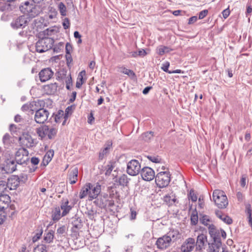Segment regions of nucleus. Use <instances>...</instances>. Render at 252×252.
Instances as JSON below:
<instances>
[{
    "label": "nucleus",
    "mask_w": 252,
    "mask_h": 252,
    "mask_svg": "<svg viewBox=\"0 0 252 252\" xmlns=\"http://www.w3.org/2000/svg\"><path fill=\"white\" fill-rule=\"evenodd\" d=\"M7 188V182L4 180H0V194L4 193Z\"/></svg>",
    "instance_id": "nucleus-42"
},
{
    "label": "nucleus",
    "mask_w": 252,
    "mask_h": 252,
    "mask_svg": "<svg viewBox=\"0 0 252 252\" xmlns=\"http://www.w3.org/2000/svg\"><path fill=\"white\" fill-rule=\"evenodd\" d=\"M189 197L192 202H195L197 199V197L192 189L190 190Z\"/></svg>",
    "instance_id": "nucleus-52"
},
{
    "label": "nucleus",
    "mask_w": 252,
    "mask_h": 252,
    "mask_svg": "<svg viewBox=\"0 0 252 252\" xmlns=\"http://www.w3.org/2000/svg\"><path fill=\"white\" fill-rule=\"evenodd\" d=\"M191 224L192 225H196L198 221V217L197 212L196 211L192 213L190 217Z\"/></svg>",
    "instance_id": "nucleus-45"
},
{
    "label": "nucleus",
    "mask_w": 252,
    "mask_h": 252,
    "mask_svg": "<svg viewBox=\"0 0 252 252\" xmlns=\"http://www.w3.org/2000/svg\"><path fill=\"white\" fill-rule=\"evenodd\" d=\"M164 202L169 206L172 205L176 201L175 196L173 195H166L163 198Z\"/></svg>",
    "instance_id": "nucleus-32"
},
{
    "label": "nucleus",
    "mask_w": 252,
    "mask_h": 252,
    "mask_svg": "<svg viewBox=\"0 0 252 252\" xmlns=\"http://www.w3.org/2000/svg\"><path fill=\"white\" fill-rule=\"evenodd\" d=\"M36 102L33 101L29 103L30 110V111H35L36 112V110H37L38 108H37Z\"/></svg>",
    "instance_id": "nucleus-51"
},
{
    "label": "nucleus",
    "mask_w": 252,
    "mask_h": 252,
    "mask_svg": "<svg viewBox=\"0 0 252 252\" xmlns=\"http://www.w3.org/2000/svg\"><path fill=\"white\" fill-rule=\"evenodd\" d=\"M22 7H24L25 9V12L27 13L32 17H35L39 13V10H37L36 7L34 5L30 4L29 1L25 2L24 5H23Z\"/></svg>",
    "instance_id": "nucleus-17"
},
{
    "label": "nucleus",
    "mask_w": 252,
    "mask_h": 252,
    "mask_svg": "<svg viewBox=\"0 0 252 252\" xmlns=\"http://www.w3.org/2000/svg\"><path fill=\"white\" fill-rule=\"evenodd\" d=\"M65 232V227L62 226L59 227L57 230V233L60 235H63Z\"/></svg>",
    "instance_id": "nucleus-60"
},
{
    "label": "nucleus",
    "mask_w": 252,
    "mask_h": 252,
    "mask_svg": "<svg viewBox=\"0 0 252 252\" xmlns=\"http://www.w3.org/2000/svg\"><path fill=\"white\" fill-rule=\"evenodd\" d=\"M171 243L172 242L170 241V239L168 238V236L164 235L158 239L156 245L158 249L163 250L169 248Z\"/></svg>",
    "instance_id": "nucleus-9"
},
{
    "label": "nucleus",
    "mask_w": 252,
    "mask_h": 252,
    "mask_svg": "<svg viewBox=\"0 0 252 252\" xmlns=\"http://www.w3.org/2000/svg\"><path fill=\"white\" fill-rule=\"evenodd\" d=\"M109 199V197L107 194L104 195L102 197L100 198V202L99 203V206L102 208H105L107 207V201Z\"/></svg>",
    "instance_id": "nucleus-41"
},
{
    "label": "nucleus",
    "mask_w": 252,
    "mask_h": 252,
    "mask_svg": "<svg viewBox=\"0 0 252 252\" xmlns=\"http://www.w3.org/2000/svg\"><path fill=\"white\" fill-rule=\"evenodd\" d=\"M172 243L180 238L181 234L177 229H170L166 234Z\"/></svg>",
    "instance_id": "nucleus-23"
},
{
    "label": "nucleus",
    "mask_w": 252,
    "mask_h": 252,
    "mask_svg": "<svg viewBox=\"0 0 252 252\" xmlns=\"http://www.w3.org/2000/svg\"><path fill=\"white\" fill-rule=\"evenodd\" d=\"M8 188L10 190L15 189L19 185V176L12 175L7 179Z\"/></svg>",
    "instance_id": "nucleus-19"
},
{
    "label": "nucleus",
    "mask_w": 252,
    "mask_h": 252,
    "mask_svg": "<svg viewBox=\"0 0 252 252\" xmlns=\"http://www.w3.org/2000/svg\"><path fill=\"white\" fill-rule=\"evenodd\" d=\"M43 233V230L41 228H39L37 229V232L35 233V235L32 238L33 242H36L38 240H39Z\"/></svg>",
    "instance_id": "nucleus-50"
},
{
    "label": "nucleus",
    "mask_w": 252,
    "mask_h": 252,
    "mask_svg": "<svg viewBox=\"0 0 252 252\" xmlns=\"http://www.w3.org/2000/svg\"><path fill=\"white\" fill-rule=\"evenodd\" d=\"M58 6L61 14L62 16H65L66 15V8L65 5L63 2H60Z\"/></svg>",
    "instance_id": "nucleus-48"
},
{
    "label": "nucleus",
    "mask_w": 252,
    "mask_h": 252,
    "mask_svg": "<svg viewBox=\"0 0 252 252\" xmlns=\"http://www.w3.org/2000/svg\"><path fill=\"white\" fill-rule=\"evenodd\" d=\"M172 50L173 49L170 48L169 47L164 45H160L157 47V48H156V53L158 55L162 56L164 54L169 53V52Z\"/></svg>",
    "instance_id": "nucleus-27"
},
{
    "label": "nucleus",
    "mask_w": 252,
    "mask_h": 252,
    "mask_svg": "<svg viewBox=\"0 0 252 252\" xmlns=\"http://www.w3.org/2000/svg\"><path fill=\"white\" fill-rule=\"evenodd\" d=\"M115 167V162L110 161L105 167L106 174H110Z\"/></svg>",
    "instance_id": "nucleus-43"
},
{
    "label": "nucleus",
    "mask_w": 252,
    "mask_h": 252,
    "mask_svg": "<svg viewBox=\"0 0 252 252\" xmlns=\"http://www.w3.org/2000/svg\"><path fill=\"white\" fill-rule=\"evenodd\" d=\"M16 164L14 160L7 161L6 164L4 167L0 166L1 173L2 175L12 173L16 169Z\"/></svg>",
    "instance_id": "nucleus-11"
},
{
    "label": "nucleus",
    "mask_w": 252,
    "mask_h": 252,
    "mask_svg": "<svg viewBox=\"0 0 252 252\" xmlns=\"http://www.w3.org/2000/svg\"><path fill=\"white\" fill-rule=\"evenodd\" d=\"M10 202V196L6 194H0V210H2L8 206Z\"/></svg>",
    "instance_id": "nucleus-21"
},
{
    "label": "nucleus",
    "mask_w": 252,
    "mask_h": 252,
    "mask_svg": "<svg viewBox=\"0 0 252 252\" xmlns=\"http://www.w3.org/2000/svg\"><path fill=\"white\" fill-rule=\"evenodd\" d=\"M29 152L25 148L19 149L15 154V160L18 164H26L29 161Z\"/></svg>",
    "instance_id": "nucleus-6"
},
{
    "label": "nucleus",
    "mask_w": 252,
    "mask_h": 252,
    "mask_svg": "<svg viewBox=\"0 0 252 252\" xmlns=\"http://www.w3.org/2000/svg\"><path fill=\"white\" fill-rule=\"evenodd\" d=\"M31 163L33 165L32 167H30L29 172L32 173L34 172L37 168V165L39 162V159L36 157H32L31 160Z\"/></svg>",
    "instance_id": "nucleus-35"
},
{
    "label": "nucleus",
    "mask_w": 252,
    "mask_h": 252,
    "mask_svg": "<svg viewBox=\"0 0 252 252\" xmlns=\"http://www.w3.org/2000/svg\"><path fill=\"white\" fill-rule=\"evenodd\" d=\"M28 19L25 15H21L13 19L10 26L14 30L23 29L28 25Z\"/></svg>",
    "instance_id": "nucleus-7"
},
{
    "label": "nucleus",
    "mask_w": 252,
    "mask_h": 252,
    "mask_svg": "<svg viewBox=\"0 0 252 252\" xmlns=\"http://www.w3.org/2000/svg\"><path fill=\"white\" fill-rule=\"evenodd\" d=\"M54 237V231L52 230H50L48 232L45 233L44 241L46 243H50L53 241Z\"/></svg>",
    "instance_id": "nucleus-33"
},
{
    "label": "nucleus",
    "mask_w": 252,
    "mask_h": 252,
    "mask_svg": "<svg viewBox=\"0 0 252 252\" xmlns=\"http://www.w3.org/2000/svg\"><path fill=\"white\" fill-rule=\"evenodd\" d=\"M60 204V209L62 210V217L65 216L67 215L73 207V205L69 204V200L65 197H63L62 199Z\"/></svg>",
    "instance_id": "nucleus-13"
},
{
    "label": "nucleus",
    "mask_w": 252,
    "mask_h": 252,
    "mask_svg": "<svg viewBox=\"0 0 252 252\" xmlns=\"http://www.w3.org/2000/svg\"><path fill=\"white\" fill-rule=\"evenodd\" d=\"M78 170L77 167H74L71 169L69 173V181L70 184L72 185L76 183L77 181Z\"/></svg>",
    "instance_id": "nucleus-24"
},
{
    "label": "nucleus",
    "mask_w": 252,
    "mask_h": 252,
    "mask_svg": "<svg viewBox=\"0 0 252 252\" xmlns=\"http://www.w3.org/2000/svg\"><path fill=\"white\" fill-rule=\"evenodd\" d=\"M118 183L121 186H126L127 183H128V178H127V175H125V174H123L122 176H121L119 178Z\"/></svg>",
    "instance_id": "nucleus-40"
},
{
    "label": "nucleus",
    "mask_w": 252,
    "mask_h": 252,
    "mask_svg": "<svg viewBox=\"0 0 252 252\" xmlns=\"http://www.w3.org/2000/svg\"><path fill=\"white\" fill-rule=\"evenodd\" d=\"M215 214L219 219H220L226 224H230L232 223V220L229 216L227 215H222V213L220 211H216L215 212Z\"/></svg>",
    "instance_id": "nucleus-25"
},
{
    "label": "nucleus",
    "mask_w": 252,
    "mask_h": 252,
    "mask_svg": "<svg viewBox=\"0 0 252 252\" xmlns=\"http://www.w3.org/2000/svg\"><path fill=\"white\" fill-rule=\"evenodd\" d=\"M68 73L66 69L63 68L58 71L56 73V79L59 81L65 80L67 78Z\"/></svg>",
    "instance_id": "nucleus-26"
},
{
    "label": "nucleus",
    "mask_w": 252,
    "mask_h": 252,
    "mask_svg": "<svg viewBox=\"0 0 252 252\" xmlns=\"http://www.w3.org/2000/svg\"><path fill=\"white\" fill-rule=\"evenodd\" d=\"M90 190V183L86 184L81 189L79 193V197L83 199L89 195V190Z\"/></svg>",
    "instance_id": "nucleus-28"
},
{
    "label": "nucleus",
    "mask_w": 252,
    "mask_h": 252,
    "mask_svg": "<svg viewBox=\"0 0 252 252\" xmlns=\"http://www.w3.org/2000/svg\"><path fill=\"white\" fill-rule=\"evenodd\" d=\"M19 184L20 183H24L28 180V176H27V175L22 174L20 176H19Z\"/></svg>",
    "instance_id": "nucleus-58"
},
{
    "label": "nucleus",
    "mask_w": 252,
    "mask_h": 252,
    "mask_svg": "<svg viewBox=\"0 0 252 252\" xmlns=\"http://www.w3.org/2000/svg\"><path fill=\"white\" fill-rule=\"evenodd\" d=\"M20 138L27 148H32L33 146V139L28 133H24Z\"/></svg>",
    "instance_id": "nucleus-22"
},
{
    "label": "nucleus",
    "mask_w": 252,
    "mask_h": 252,
    "mask_svg": "<svg viewBox=\"0 0 252 252\" xmlns=\"http://www.w3.org/2000/svg\"><path fill=\"white\" fill-rule=\"evenodd\" d=\"M125 74L132 78L136 77L135 73L132 70L129 69H126V70H125Z\"/></svg>",
    "instance_id": "nucleus-56"
},
{
    "label": "nucleus",
    "mask_w": 252,
    "mask_h": 252,
    "mask_svg": "<svg viewBox=\"0 0 252 252\" xmlns=\"http://www.w3.org/2000/svg\"><path fill=\"white\" fill-rule=\"evenodd\" d=\"M65 50H66V58H67V60H68L67 55L70 56V52L72 50V46L68 43H67L66 44Z\"/></svg>",
    "instance_id": "nucleus-57"
},
{
    "label": "nucleus",
    "mask_w": 252,
    "mask_h": 252,
    "mask_svg": "<svg viewBox=\"0 0 252 252\" xmlns=\"http://www.w3.org/2000/svg\"><path fill=\"white\" fill-rule=\"evenodd\" d=\"M155 182L160 188L167 187L170 182V175L167 171H162L155 176Z\"/></svg>",
    "instance_id": "nucleus-4"
},
{
    "label": "nucleus",
    "mask_w": 252,
    "mask_h": 252,
    "mask_svg": "<svg viewBox=\"0 0 252 252\" xmlns=\"http://www.w3.org/2000/svg\"><path fill=\"white\" fill-rule=\"evenodd\" d=\"M246 213L248 215V220L249 224L252 227V210L251 209V205L250 204L246 206Z\"/></svg>",
    "instance_id": "nucleus-36"
},
{
    "label": "nucleus",
    "mask_w": 252,
    "mask_h": 252,
    "mask_svg": "<svg viewBox=\"0 0 252 252\" xmlns=\"http://www.w3.org/2000/svg\"><path fill=\"white\" fill-rule=\"evenodd\" d=\"M112 144L111 142H108L106 146L100 152L99 154V159L100 160H102L104 156H106L109 153Z\"/></svg>",
    "instance_id": "nucleus-31"
},
{
    "label": "nucleus",
    "mask_w": 252,
    "mask_h": 252,
    "mask_svg": "<svg viewBox=\"0 0 252 252\" xmlns=\"http://www.w3.org/2000/svg\"><path fill=\"white\" fill-rule=\"evenodd\" d=\"M62 214L59 207H56L52 211V218L54 221H58L61 218Z\"/></svg>",
    "instance_id": "nucleus-30"
},
{
    "label": "nucleus",
    "mask_w": 252,
    "mask_h": 252,
    "mask_svg": "<svg viewBox=\"0 0 252 252\" xmlns=\"http://www.w3.org/2000/svg\"><path fill=\"white\" fill-rule=\"evenodd\" d=\"M140 173L142 179L145 181H151L155 177L154 171L149 167H143Z\"/></svg>",
    "instance_id": "nucleus-12"
},
{
    "label": "nucleus",
    "mask_w": 252,
    "mask_h": 252,
    "mask_svg": "<svg viewBox=\"0 0 252 252\" xmlns=\"http://www.w3.org/2000/svg\"><path fill=\"white\" fill-rule=\"evenodd\" d=\"M90 190H89V197L90 200L96 198L101 191V187L99 185H93L90 183Z\"/></svg>",
    "instance_id": "nucleus-18"
},
{
    "label": "nucleus",
    "mask_w": 252,
    "mask_h": 252,
    "mask_svg": "<svg viewBox=\"0 0 252 252\" xmlns=\"http://www.w3.org/2000/svg\"><path fill=\"white\" fill-rule=\"evenodd\" d=\"M58 86L57 83H51L45 86V89L51 94H54L57 91Z\"/></svg>",
    "instance_id": "nucleus-34"
},
{
    "label": "nucleus",
    "mask_w": 252,
    "mask_h": 252,
    "mask_svg": "<svg viewBox=\"0 0 252 252\" xmlns=\"http://www.w3.org/2000/svg\"><path fill=\"white\" fill-rule=\"evenodd\" d=\"M63 26L64 29H67L69 27L70 23L68 18H65L63 22Z\"/></svg>",
    "instance_id": "nucleus-62"
},
{
    "label": "nucleus",
    "mask_w": 252,
    "mask_h": 252,
    "mask_svg": "<svg viewBox=\"0 0 252 252\" xmlns=\"http://www.w3.org/2000/svg\"><path fill=\"white\" fill-rule=\"evenodd\" d=\"M199 221L200 223L207 226L208 227L209 225H214L212 223L210 224V222L211 221V220L210 219L209 217L205 215H202L201 217L200 218Z\"/></svg>",
    "instance_id": "nucleus-38"
},
{
    "label": "nucleus",
    "mask_w": 252,
    "mask_h": 252,
    "mask_svg": "<svg viewBox=\"0 0 252 252\" xmlns=\"http://www.w3.org/2000/svg\"><path fill=\"white\" fill-rule=\"evenodd\" d=\"M153 137L154 132L148 131L143 133L141 136V138L145 142H149Z\"/></svg>",
    "instance_id": "nucleus-37"
},
{
    "label": "nucleus",
    "mask_w": 252,
    "mask_h": 252,
    "mask_svg": "<svg viewBox=\"0 0 252 252\" xmlns=\"http://www.w3.org/2000/svg\"><path fill=\"white\" fill-rule=\"evenodd\" d=\"M49 115V111L44 108H39L36 110L34 115V120L37 124H44L48 119Z\"/></svg>",
    "instance_id": "nucleus-8"
},
{
    "label": "nucleus",
    "mask_w": 252,
    "mask_h": 252,
    "mask_svg": "<svg viewBox=\"0 0 252 252\" xmlns=\"http://www.w3.org/2000/svg\"><path fill=\"white\" fill-rule=\"evenodd\" d=\"M148 158L154 163H159L161 161V158L158 157L148 156Z\"/></svg>",
    "instance_id": "nucleus-54"
},
{
    "label": "nucleus",
    "mask_w": 252,
    "mask_h": 252,
    "mask_svg": "<svg viewBox=\"0 0 252 252\" xmlns=\"http://www.w3.org/2000/svg\"><path fill=\"white\" fill-rule=\"evenodd\" d=\"M54 40L51 38L45 37L39 39L35 44L36 52L43 53L51 49L53 46Z\"/></svg>",
    "instance_id": "nucleus-3"
},
{
    "label": "nucleus",
    "mask_w": 252,
    "mask_h": 252,
    "mask_svg": "<svg viewBox=\"0 0 252 252\" xmlns=\"http://www.w3.org/2000/svg\"><path fill=\"white\" fill-rule=\"evenodd\" d=\"M206 242H207L206 235L202 233L198 235L195 244V250L198 252L202 251Z\"/></svg>",
    "instance_id": "nucleus-14"
},
{
    "label": "nucleus",
    "mask_w": 252,
    "mask_h": 252,
    "mask_svg": "<svg viewBox=\"0 0 252 252\" xmlns=\"http://www.w3.org/2000/svg\"><path fill=\"white\" fill-rule=\"evenodd\" d=\"M222 246L221 242L211 241L208 243L207 252H219Z\"/></svg>",
    "instance_id": "nucleus-20"
},
{
    "label": "nucleus",
    "mask_w": 252,
    "mask_h": 252,
    "mask_svg": "<svg viewBox=\"0 0 252 252\" xmlns=\"http://www.w3.org/2000/svg\"><path fill=\"white\" fill-rule=\"evenodd\" d=\"M63 112L62 110L60 111L58 114H53L52 115V117L54 118V120L56 123H59L61 122V119L63 117Z\"/></svg>",
    "instance_id": "nucleus-44"
},
{
    "label": "nucleus",
    "mask_w": 252,
    "mask_h": 252,
    "mask_svg": "<svg viewBox=\"0 0 252 252\" xmlns=\"http://www.w3.org/2000/svg\"><path fill=\"white\" fill-rule=\"evenodd\" d=\"M140 163L136 159H132L127 163L126 172L131 176H136L141 170Z\"/></svg>",
    "instance_id": "nucleus-5"
},
{
    "label": "nucleus",
    "mask_w": 252,
    "mask_h": 252,
    "mask_svg": "<svg viewBox=\"0 0 252 252\" xmlns=\"http://www.w3.org/2000/svg\"><path fill=\"white\" fill-rule=\"evenodd\" d=\"M54 152L53 150H49L48 151L45 156H44V158H47V164L50 161L54 156Z\"/></svg>",
    "instance_id": "nucleus-49"
},
{
    "label": "nucleus",
    "mask_w": 252,
    "mask_h": 252,
    "mask_svg": "<svg viewBox=\"0 0 252 252\" xmlns=\"http://www.w3.org/2000/svg\"><path fill=\"white\" fill-rule=\"evenodd\" d=\"M83 74H85V71H82L80 72L77 78V82L76 83V87L77 88H80L84 83L83 81Z\"/></svg>",
    "instance_id": "nucleus-39"
},
{
    "label": "nucleus",
    "mask_w": 252,
    "mask_h": 252,
    "mask_svg": "<svg viewBox=\"0 0 252 252\" xmlns=\"http://www.w3.org/2000/svg\"><path fill=\"white\" fill-rule=\"evenodd\" d=\"M212 198L216 205L219 208L224 209L228 205L227 196L224 191L221 190L215 189L213 192Z\"/></svg>",
    "instance_id": "nucleus-1"
},
{
    "label": "nucleus",
    "mask_w": 252,
    "mask_h": 252,
    "mask_svg": "<svg viewBox=\"0 0 252 252\" xmlns=\"http://www.w3.org/2000/svg\"><path fill=\"white\" fill-rule=\"evenodd\" d=\"M66 83V88L68 90H70L71 86L72 85V80L71 76V74L70 72L68 73V75L67 78H66L65 80Z\"/></svg>",
    "instance_id": "nucleus-46"
},
{
    "label": "nucleus",
    "mask_w": 252,
    "mask_h": 252,
    "mask_svg": "<svg viewBox=\"0 0 252 252\" xmlns=\"http://www.w3.org/2000/svg\"><path fill=\"white\" fill-rule=\"evenodd\" d=\"M6 219V215L5 213L0 211V224H2Z\"/></svg>",
    "instance_id": "nucleus-61"
},
{
    "label": "nucleus",
    "mask_w": 252,
    "mask_h": 252,
    "mask_svg": "<svg viewBox=\"0 0 252 252\" xmlns=\"http://www.w3.org/2000/svg\"><path fill=\"white\" fill-rule=\"evenodd\" d=\"M54 72L50 67L42 69L38 73L40 81L45 82L50 80L53 76Z\"/></svg>",
    "instance_id": "nucleus-10"
},
{
    "label": "nucleus",
    "mask_w": 252,
    "mask_h": 252,
    "mask_svg": "<svg viewBox=\"0 0 252 252\" xmlns=\"http://www.w3.org/2000/svg\"><path fill=\"white\" fill-rule=\"evenodd\" d=\"M252 12V8L251 6H247V11L246 12V16L247 17H248L249 19H250V15L251 13Z\"/></svg>",
    "instance_id": "nucleus-64"
},
{
    "label": "nucleus",
    "mask_w": 252,
    "mask_h": 252,
    "mask_svg": "<svg viewBox=\"0 0 252 252\" xmlns=\"http://www.w3.org/2000/svg\"><path fill=\"white\" fill-rule=\"evenodd\" d=\"M195 240L192 238H189L185 240L181 246L182 252H190L195 247Z\"/></svg>",
    "instance_id": "nucleus-15"
},
{
    "label": "nucleus",
    "mask_w": 252,
    "mask_h": 252,
    "mask_svg": "<svg viewBox=\"0 0 252 252\" xmlns=\"http://www.w3.org/2000/svg\"><path fill=\"white\" fill-rule=\"evenodd\" d=\"M36 133L41 138L46 136L50 139H53L57 134V129L53 126L44 125L36 128Z\"/></svg>",
    "instance_id": "nucleus-2"
},
{
    "label": "nucleus",
    "mask_w": 252,
    "mask_h": 252,
    "mask_svg": "<svg viewBox=\"0 0 252 252\" xmlns=\"http://www.w3.org/2000/svg\"><path fill=\"white\" fill-rule=\"evenodd\" d=\"M72 224L73 227L76 229H79L83 226V223L81 219L76 216L72 218Z\"/></svg>",
    "instance_id": "nucleus-29"
},
{
    "label": "nucleus",
    "mask_w": 252,
    "mask_h": 252,
    "mask_svg": "<svg viewBox=\"0 0 252 252\" xmlns=\"http://www.w3.org/2000/svg\"><path fill=\"white\" fill-rule=\"evenodd\" d=\"M247 175H243L240 180V185L242 187H245L246 185Z\"/></svg>",
    "instance_id": "nucleus-59"
},
{
    "label": "nucleus",
    "mask_w": 252,
    "mask_h": 252,
    "mask_svg": "<svg viewBox=\"0 0 252 252\" xmlns=\"http://www.w3.org/2000/svg\"><path fill=\"white\" fill-rule=\"evenodd\" d=\"M10 138H11V137L9 134H8V133L5 134L2 138V141H3V143H4V144L8 145L10 142Z\"/></svg>",
    "instance_id": "nucleus-53"
},
{
    "label": "nucleus",
    "mask_w": 252,
    "mask_h": 252,
    "mask_svg": "<svg viewBox=\"0 0 252 252\" xmlns=\"http://www.w3.org/2000/svg\"><path fill=\"white\" fill-rule=\"evenodd\" d=\"M34 252H47V247L44 245H39L34 249Z\"/></svg>",
    "instance_id": "nucleus-47"
},
{
    "label": "nucleus",
    "mask_w": 252,
    "mask_h": 252,
    "mask_svg": "<svg viewBox=\"0 0 252 252\" xmlns=\"http://www.w3.org/2000/svg\"><path fill=\"white\" fill-rule=\"evenodd\" d=\"M209 233L212 239V241L221 242L220 235V229H216L214 225H209L208 226Z\"/></svg>",
    "instance_id": "nucleus-16"
},
{
    "label": "nucleus",
    "mask_w": 252,
    "mask_h": 252,
    "mask_svg": "<svg viewBox=\"0 0 252 252\" xmlns=\"http://www.w3.org/2000/svg\"><path fill=\"white\" fill-rule=\"evenodd\" d=\"M161 69L165 72L169 73V72H171V70H168V67L170 65V63L168 62H166L163 63L162 65Z\"/></svg>",
    "instance_id": "nucleus-55"
},
{
    "label": "nucleus",
    "mask_w": 252,
    "mask_h": 252,
    "mask_svg": "<svg viewBox=\"0 0 252 252\" xmlns=\"http://www.w3.org/2000/svg\"><path fill=\"white\" fill-rule=\"evenodd\" d=\"M207 13H208L207 10H204L201 11L199 13V16H198L199 19H202L204 18L207 15Z\"/></svg>",
    "instance_id": "nucleus-63"
}]
</instances>
